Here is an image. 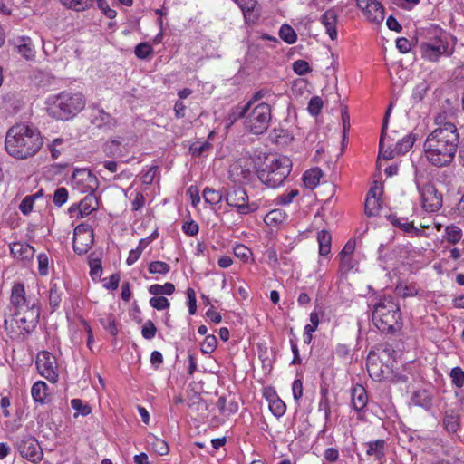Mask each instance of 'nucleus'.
<instances>
[{"instance_id": "37", "label": "nucleus", "mask_w": 464, "mask_h": 464, "mask_svg": "<svg viewBox=\"0 0 464 464\" xmlns=\"http://www.w3.org/2000/svg\"><path fill=\"white\" fill-rule=\"evenodd\" d=\"M249 111V103H246L243 106H236L232 109L231 112L228 115V121L231 124L237 121L239 119L246 118L247 112Z\"/></svg>"}, {"instance_id": "46", "label": "nucleus", "mask_w": 464, "mask_h": 464, "mask_svg": "<svg viewBox=\"0 0 464 464\" xmlns=\"http://www.w3.org/2000/svg\"><path fill=\"white\" fill-rule=\"evenodd\" d=\"M450 378L452 383L458 387L462 388L464 386V371L462 368L457 366L451 369Z\"/></svg>"}, {"instance_id": "3", "label": "nucleus", "mask_w": 464, "mask_h": 464, "mask_svg": "<svg viewBox=\"0 0 464 464\" xmlns=\"http://www.w3.org/2000/svg\"><path fill=\"white\" fill-rule=\"evenodd\" d=\"M372 319L381 333L394 334L401 328V314L399 304L392 296H383L373 304Z\"/></svg>"}, {"instance_id": "33", "label": "nucleus", "mask_w": 464, "mask_h": 464, "mask_svg": "<svg viewBox=\"0 0 464 464\" xmlns=\"http://www.w3.org/2000/svg\"><path fill=\"white\" fill-rule=\"evenodd\" d=\"M386 218L394 227H399L405 232L413 231L416 234L420 232L419 228L414 227L413 223H401V219L394 214H390Z\"/></svg>"}, {"instance_id": "7", "label": "nucleus", "mask_w": 464, "mask_h": 464, "mask_svg": "<svg viewBox=\"0 0 464 464\" xmlns=\"http://www.w3.org/2000/svg\"><path fill=\"white\" fill-rule=\"evenodd\" d=\"M271 118V106L266 102H261L250 109L244 124L251 133L259 135L268 129Z\"/></svg>"}, {"instance_id": "64", "label": "nucleus", "mask_w": 464, "mask_h": 464, "mask_svg": "<svg viewBox=\"0 0 464 464\" xmlns=\"http://www.w3.org/2000/svg\"><path fill=\"white\" fill-rule=\"evenodd\" d=\"M183 232L188 236H196L198 233V225L191 220L186 221L182 226Z\"/></svg>"}, {"instance_id": "59", "label": "nucleus", "mask_w": 464, "mask_h": 464, "mask_svg": "<svg viewBox=\"0 0 464 464\" xmlns=\"http://www.w3.org/2000/svg\"><path fill=\"white\" fill-rule=\"evenodd\" d=\"M187 295L188 299V312L189 314H195L197 312V298H196V293L193 288L188 287L187 289Z\"/></svg>"}, {"instance_id": "9", "label": "nucleus", "mask_w": 464, "mask_h": 464, "mask_svg": "<svg viewBox=\"0 0 464 464\" xmlns=\"http://www.w3.org/2000/svg\"><path fill=\"white\" fill-rule=\"evenodd\" d=\"M247 200V193L246 189L241 187H233L225 196L226 203L230 207L236 208L237 212L241 215H246L257 209L256 204H249Z\"/></svg>"}, {"instance_id": "42", "label": "nucleus", "mask_w": 464, "mask_h": 464, "mask_svg": "<svg viewBox=\"0 0 464 464\" xmlns=\"http://www.w3.org/2000/svg\"><path fill=\"white\" fill-rule=\"evenodd\" d=\"M100 323L111 335H117L118 328L115 317L112 314H109L104 318L100 319Z\"/></svg>"}, {"instance_id": "28", "label": "nucleus", "mask_w": 464, "mask_h": 464, "mask_svg": "<svg viewBox=\"0 0 464 464\" xmlns=\"http://www.w3.org/2000/svg\"><path fill=\"white\" fill-rule=\"evenodd\" d=\"M47 385L43 381L36 382L31 390L32 397L35 402L44 403L45 397L47 395Z\"/></svg>"}, {"instance_id": "15", "label": "nucleus", "mask_w": 464, "mask_h": 464, "mask_svg": "<svg viewBox=\"0 0 464 464\" xmlns=\"http://www.w3.org/2000/svg\"><path fill=\"white\" fill-rule=\"evenodd\" d=\"M61 2L67 8L73 9L77 12L84 11L96 3L98 8L108 18H114L117 14L115 10L110 8L106 0H61Z\"/></svg>"}, {"instance_id": "20", "label": "nucleus", "mask_w": 464, "mask_h": 464, "mask_svg": "<svg viewBox=\"0 0 464 464\" xmlns=\"http://www.w3.org/2000/svg\"><path fill=\"white\" fill-rule=\"evenodd\" d=\"M321 23L324 24L326 30V34L332 40L337 38L336 24L338 21V15L334 8L326 10L320 18Z\"/></svg>"}, {"instance_id": "10", "label": "nucleus", "mask_w": 464, "mask_h": 464, "mask_svg": "<svg viewBox=\"0 0 464 464\" xmlns=\"http://www.w3.org/2000/svg\"><path fill=\"white\" fill-rule=\"evenodd\" d=\"M93 243L94 233L91 226L82 223L74 228L72 248L76 254H86Z\"/></svg>"}, {"instance_id": "11", "label": "nucleus", "mask_w": 464, "mask_h": 464, "mask_svg": "<svg viewBox=\"0 0 464 464\" xmlns=\"http://www.w3.org/2000/svg\"><path fill=\"white\" fill-rule=\"evenodd\" d=\"M73 188L81 193L95 192L98 188V179L86 169H75L72 176Z\"/></svg>"}, {"instance_id": "27", "label": "nucleus", "mask_w": 464, "mask_h": 464, "mask_svg": "<svg viewBox=\"0 0 464 464\" xmlns=\"http://www.w3.org/2000/svg\"><path fill=\"white\" fill-rule=\"evenodd\" d=\"M317 241L319 244V254L327 256L331 252L332 235L327 230H321L317 234Z\"/></svg>"}, {"instance_id": "30", "label": "nucleus", "mask_w": 464, "mask_h": 464, "mask_svg": "<svg viewBox=\"0 0 464 464\" xmlns=\"http://www.w3.org/2000/svg\"><path fill=\"white\" fill-rule=\"evenodd\" d=\"M416 140V135L411 133L410 135L404 137L401 140L397 141L395 145V152H397L398 156L405 154L408 152L412 145L414 144V141Z\"/></svg>"}, {"instance_id": "35", "label": "nucleus", "mask_w": 464, "mask_h": 464, "mask_svg": "<svg viewBox=\"0 0 464 464\" xmlns=\"http://www.w3.org/2000/svg\"><path fill=\"white\" fill-rule=\"evenodd\" d=\"M280 38L288 44H293L297 40L295 31L288 24H283L279 30Z\"/></svg>"}, {"instance_id": "2", "label": "nucleus", "mask_w": 464, "mask_h": 464, "mask_svg": "<svg viewBox=\"0 0 464 464\" xmlns=\"http://www.w3.org/2000/svg\"><path fill=\"white\" fill-rule=\"evenodd\" d=\"M43 144L39 130L24 123L13 125L5 135V146L7 153L18 160L35 155Z\"/></svg>"}, {"instance_id": "49", "label": "nucleus", "mask_w": 464, "mask_h": 464, "mask_svg": "<svg viewBox=\"0 0 464 464\" xmlns=\"http://www.w3.org/2000/svg\"><path fill=\"white\" fill-rule=\"evenodd\" d=\"M211 148V144L208 141L205 142H194L190 148L189 150L193 157H199L203 154V152L208 150Z\"/></svg>"}, {"instance_id": "40", "label": "nucleus", "mask_w": 464, "mask_h": 464, "mask_svg": "<svg viewBox=\"0 0 464 464\" xmlns=\"http://www.w3.org/2000/svg\"><path fill=\"white\" fill-rule=\"evenodd\" d=\"M150 274L166 275L170 271V266L163 261H152L149 264Z\"/></svg>"}, {"instance_id": "55", "label": "nucleus", "mask_w": 464, "mask_h": 464, "mask_svg": "<svg viewBox=\"0 0 464 464\" xmlns=\"http://www.w3.org/2000/svg\"><path fill=\"white\" fill-rule=\"evenodd\" d=\"M293 70L298 75H305L312 72L309 63L304 60H297L293 63Z\"/></svg>"}, {"instance_id": "13", "label": "nucleus", "mask_w": 464, "mask_h": 464, "mask_svg": "<svg viewBox=\"0 0 464 464\" xmlns=\"http://www.w3.org/2000/svg\"><path fill=\"white\" fill-rule=\"evenodd\" d=\"M418 188L421 195L422 207L426 211L437 212L441 208L442 194L437 190L432 183L428 182Z\"/></svg>"}, {"instance_id": "31", "label": "nucleus", "mask_w": 464, "mask_h": 464, "mask_svg": "<svg viewBox=\"0 0 464 464\" xmlns=\"http://www.w3.org/2000/svg\"><path fill=\"white\" fill-rule=\"evenodd\" d=\"M175 292V285L172 283H166L163 285L155 284L149 287V293L153 295H170Z\"/></svg>"}, {"instance_id": "6", "label": "nucleus", "mask_w": 464, "mask_h": 464, "mask_svg": "<svg viewBox=\"0 0 464 464\" xmlns=\"http://www.w3.org/2000/svg\"><path fill=\"white\" fill-rule=\"evenodd\" d=\"M84 106L85 100L82 93L63 92L57 95L50 110L53 117L65 121L76 115Z\"/></svg>"}, {"instance_id": "39", "label": "nucleus", "mask_w": 464, "mask_h": 464, "mask_svg": "<svg viewBox=\"0 0 464 464\" xmlns=\"http://www.w3.org/2000/svg\"><path fill=\"white\" fill-rule=\"evenodd\" d=\"M94 123H96L98 127L106 126L112 128L116 125V121L109 113L105 112L103 110H100L99 116L94 119Z\"/></svg>"}, {"instance_id": "4", "label": "nucleus", "mask_w": 464, "mask_h": 464, "mask_svg": "<svg viewBox=\"0 0 464 464\" xmlns=\"http://www.w3.org/2000/svg\"><path fill=\"white\" fill-rule=\"evenodd\" d=\"M292 161L287 157H266L264 168L257 170L260 181L269 188L283 184L291 172Z\"/></svg>"}, {"instance_id": "1", "label": "nucleus", "mask_w": 464, "mask_h": 464, "mask_svg": "<svg viewBox=\"0 0 464 464\" xmlns=\"http://www.w3.org/2000/svg\"><path fill=\"white\" fill-rule=\"evenodd\" d=\"M459 134L454 123L444 122L430 132L424 142L427 160L434 167L450 166L456 156Z\"/></svg>"}, {"instance_id": "51", "label": "nucleus", "mask_w": 464, "mask_h": 464, "mask_svg": "<svg viewBox=\"0 0 464 464\" xmlns=\"http://www.w3.org/2000/svg\"><path fill=\"white\" fill-rule=\"evenodd\" d=\"M234 255L244 262H246L252 255V251L245 245H237L234 247Z\"/></svg>"}, {"instance_id": "41", "label": "nucleus", "mask_w": 464, "mask_h": 464, "mask_svg": "<svg viewBox=\"0 0 464 464\" xmlns=\"http://www.w3.org/2000/svg\"><path fill=\"white\" fill-rule=\"evenodd\" d=\"M443 424L449 432H456L459 427L458 417L453 411H446L443 418Z\"/></svg>"}, {"instance_id": "25", "label": "nucleus", "mask_w": 464, "mask_h": 464, "mask_svg": "<svg viewBox=\"0 0 464 464\" xmlns=\"http://www.w3.org/2000/svg\"><path fill=\"white\" fill-rule=\"evenodd\" d=\"M82 218L88 216L98 208V199L94 192H89L77 206Z\"/></svg>"}, {"instance_id": "62", "label": "nucleus", "mask_w": 464, "mask_h": 464, "mask_svg": "<svg viewBox=\"0 0 464 464\" xmlns=\"http://www.w3.org/2000/svg\"><path fill=\"white\" fill-rule=\"evenodd\" d=\"M38 260V270L41 276H46L48 274V256L46 254H40L37 256Z\"/></svg>"}, {"instance_id": "18", "label": "nucleus", "mask_w": 464, "mask_h": 464, "mask_svg": "<svg viewBox=\"0 0 464 464\" xmlns=\"http://www.w3.org/2000/svg\"><path fill=\"white\" fill-rule=\"evenodd\" d=\"M34 248L25 242H14L10 244V253L19 261H31L34 256Z\"/></svg>"}, {"instance_id": "50", "label": "nucleus", "mask_w": 464, "mask_h": 464, "mask_svg": "<svg viewBox=\"0 0 464 464\" xmlns=\"http://www.w3.org/2000/svg\"><path fill=\"white\" fill-rule=\"evenodd\" d=\"M157 327L151 320H148L142 326L141 334L146 340H151L155 337Z\"/></svg>"}, {"instance_id": "47", "label": "nucleus", "mask_w": 464, "mask_h": 464, "mask_svg": "<svg viewBox=\"0 0 464 464\" xmlns=\"http://www.w3.org/2000/svg\"><path fill=\"white\" fill-rule=\"evenodd\" d=\"M323 100L319 96H314L308 102L307 110L313 116H317L323 108Z\"/></svg>"}, {"instance_id": "8", "label": "nucleus", "mask_w": 464, "mask_h": 464, "mask_svg": "<svg viewBox=\"0 0 464 464\" xmlns=\"http://www.w3.org/2000/svg\"><path fill=\"white\" fill-rule=\"evenodd\" d=\"M41 314V309L36 301L12 314L14 320L25 334H31L37 326Z\"/></svg>"}, {"instance_id": "52", "label": "nucleus", "mask_w": 464, "mask_h": 464, "mask_svg": "<svg viewBox=\"0 0 464 464\" xmlns=\"http://www.w3.org/2000/svg\"><path fill=\"white\" fill-rule=\"evenodd\" d=\"M150 304L157 310H164L169 307L170 303L164 296L154 295L150 299Z\"/></svg>"}, {"instance_id": "32", "label": "nucleus", "mask_w": 464, "mask_h": 464, "mask_svg": "<svg viewBox=\"0 0 464 464\" xmlns=\"http://www.w3.org/2000/svg\"><path fill=\"white\" fill-rule=\"evenodd\" d=\"M430 89V84L427 81L422 80L420 83L416 85L414 88L412 94H411V100L413 103H418L423 100L425 97L428 90Z\"/></svg>"}, {"instance_id": "17", "label": "nucleus", "mask_w": 464, "mask_h": 464, "mask_svg": "<svg viewBox=\"0 0 464 464\" xmlns=\"http://www.w3.org/2000/svg\"><path fill=\"white\" fill-rule=\"evenodd\" d=\"M33 303L30 296H26L24 285L22 283H15L11 289L10 304L14 312L22 309Z\"/></svg>"}, {"instance_id": "45", "label": "nucleus", "mask_w": 464, "mask_h": 464, "mask_svg": "<svg viewBox=\"0 0 464 464\" xmlns=\"http://www.w3.org/2000/svg\"><path fill=\"white\" fill-rule=\"evenodd\" d=\"M61 295L62 293L59 291L57 285L52 284L49 290V304L53 310H55L57 307H59L62 301Z\"/></svg>"}, {"instance_id": "38", "label": "nucleus", "mask_w": 464, "mask_h": 464, "mask_svg": "<svg viewBox=\"0 0 464 464\" xmlns=\"http://www.w3.org/2000/svg\"><path fill=\"white\" fill-rule=\"evenodd\" d=\"M89 266H90V276L92 280H98L101 278L102 274V260L99 257H92L90 256L89 259Z\"/></svg>"}, {"instance_id": "63", "label": "nucleus", "mask_w": 464, "mask_h": 464, "mask_svg": "<svg viewBox=\"0 0 464 464\" xmlns=\"http://www.w3.org/2000/svg\"><path fill=\"white\" fill-rule=\"evenodd\" d=\"M299 194L297 189H292L289 193H284L277 198L278 204L288 205Z\"/></svg>"}, {"instance_id": "23", "label": "nucleus", "mask_w": 464, "mask_h": 464, "mask_svg": "<svg viewBox=\"0 0 464 464\" xmlns=\"http://www.w3.org/2000/svg\"><path fill=\"white\" fill-rule=\"evenodd\" d=\"M367 19L373 24H380L384 20V7L378 0H372V5L363 12Z\"/></svg>"}, {"instance_id": "12", "label": "nucleus", "mask_w": 464, "mask_h": 464, "mask_svg": "<svg viewBox=\"0 0 464 464\" xmlns=\"http://www.w3.org/2000/svg\"><path fill=\"white\" fill-rule=\"evenodd\" d=\"M36 366L42 376L51 382H56L58 379L56 358L47 351H42L37 354Z\"/></svg>"}, {"instance_id": "58", "label": "nucleus", "mask_w": 464, "mask_h": 464, "mask_svg": "<svg viewBox=\"0 0 464 464\" xmlns=\"http://www.w3.org/2000/svg\"><path fill=\"white\" fill-rule=\"evenodd\" d=\"M72 407L79 411L82 416H86L91 413L92 409L89 405L83 404L80 399H72L71 401Z\"/></svg>"}, {"instance_id": "34", "label": "nucleus", "mask_w": 464, "mask_h": 464, "mask_svg": "<svg viewBox=\"0 0 464 464\" xmlns=\"http://www.w3.org/2000/svg\"><path fill=\"white\" fill-rule=\"evenodd\" d=\"M381 206L380 198L367 197L364 204V212L368 217H374L378 214Z\"/></svg>"}, {"instance_id": "57", "label": "nucleus", "mask_w": 464, "mask_h": 464, "mask_svg": "<svg viewBox=\"0 0 464 464\" xmlns=\"http://www.w3.org/2000/svg\"><path fill=\"white\" fill-rule=\"evenodd\" d=\"M372 353H370L368 359H367V371L369 375L372 379L381 380L382 379V371L379 372V367L377 363L371 362V355Z\"/></svg>"}, {"instance_id": "14", "label": "nucleus", "mask_w": 464, "mask_h": 464, "mask_svg": "<svg viewBox=\"0 0 464 464\" xmlns=\"http://www.w3.org/2000/svg\"><path fill=\"white\" fill-rule=\"evenodd\" d=\"M17 449L21 456L33 463H39L44 457L38 440L34 437H26L20 440Z\"/></svg>"}, {"instance_id": "16", "label": "nucleus", "mask_w": 464, "mask_h": 464, "mask_svg": "<svg viewBox=\"0 0 464 464\" xmlns=\"http://www.w3.org/2000/svg\"><path fill=\"white\" fill-rule=\"evenodd\" d=\"M241 9L246 24H256L261 15V6L257 0H232Z\"/></svg>"}, {"instance_id": "22", "label": "nucleus", "mask_w": 464, "mask_h": 464, "mask_svg": "<svg viewBox=\"0 0 464 464\" xmlns=\"http://www.w3.org/2000/svg\"><path fill=\"white\" fill-rule=\"evenodd\" d=\"M353 408L360 412L364 410L368 403V394L365 388L361 384H355L352 389Z\"/></svg>"}, {"instance_id": "21", "label": "nucleus", "mask_w": 464, "mask_h": 464, "mask_svg": "<svg viewBox=\"0 0 464 464\" xmlns=\"http://www.w3.org/2000/svg\"><path fill=\"white\" fill-rule=\"evenodd\" d=\"M366 447V454L372 457L374 460L382 462L385 458L386 441L383 439H378L363 444Z\"/></svg>"}, {"instance_id": "44", "label": "nucleus", "mask_w": 464, "mask_h": 464, "mask_svg": "<svg viewBox=\"0 0 464 464\" xmlns=\"http://www.w3.org/2000/svg\"><path fill=\"white\" fill-rule=\"evenodd\" d=\"M269 410L271 411L274 416L279 418L285 413L286 406L281 399L276 398L270 401Z\"/></svg>"}, {"instance_id": "60", "label": "nucleus", "mask_w": 464, "mask_h": 464, "mask_svg": "<svg viewBox=\"0 0 464 464\" xmlns=\"http://www.w3.org/2000/svg\"><path fill=\"white\" fill-rule=\"evenodd\" d=\"M120 280V275L115 273L110 276L108 281L107 278L103 279V287L109 290H116L119 287Z\"/></svg>"}, {"instance_id": "24", "label": "nucleus", "mask_w": 464, "mask_h": 464, "mask_svg": "<svg viewBox=\"0 0 464 464\" xmlns=\"http://www.w3.org/2000/svg\"><path fill=\"white\" fill-rule=\"evenodd\" d=\"M411 400L415 406L429 411L432 407L433 396L428 390L419 389L412 393Z\"/></svg>"}, {"instance_id": "43", "label": "nucleus", "mask_w": 464, "mask_h": 464, "mask_svg": "<svg viewBox=\"0 0 464 464\" xmlns=\"http://www.w3.org/2000/svg\"><path fill=\"white\" fill-rule=\"evenodd\" d=\"M218 345V340L215 335L209 334L207 335L204 341L201 343L200 350L203 353L209 354L212 353Z\"/></svg>"}, {"instance_id": "61", "label": "nucleus", "mask_w": 464, "mask_h": 464, "mask_svg": "<svg viewBox=\"0 0 464 464\" xmlns=\"http://www.w3.org/2000/svg\"><path fill=\"white\" fill-rule=\"evenodd\" d=\"M340 257V269L347 273L352 270L355 266V260L352 256H339Z\"/></svg>"}, {"instance_id": "53", "label": "nucleus", "mask_w": 464, "mask_h": 464, "mask_svg": "<svg viewBox=\"0 0 464 464\" xmlns=\"http://www.w3.org/2000/svg\"><path fill=\"white\" fill-rule=\"evenodd\" d=\"M153 49L151 45L148 43H140L135 47V55L140 59L147 58L151 53Z\"/></svg>"}, {"instance_id": "5", "label": "nucleus", "mask_w": 464, "mask_h": 464, "mask_svg": "<svg viewBox=\"0 0 464 464\" xmlns=\"http://www.w3.org/2000/svg\"><path fill=\"white\" fill-rule=\"evenodd\" d=\"M427 41L420 44L422 57L436 62L440 55H450L453 47L450 50V35L438 26H432L425 31Z\"/></svg>"}, {"instance_id": "36", "label": "nucleus", "mask_w": 464, "mask_h": 464, "mask_svg": "<svg viewBox=\"0 0 464 464\" xmlns=\"http://www.w3.org/2000/svg\"><path fill=\"white\" fill-rule=\"evenodd\" d=\"M462 237V231L455 225L448 226L445 228V238L451 244H457Z\"/></svg>"}, {"instance_id": "56", "label": "nucleus", "mask_w": 464, "mask_h": 464, "mask_svg": "<svg viewBox=\"0 0 464 464\" xmlns=\"http://www.w3.org/2000/svg\"><path fill=\"white\" fill-rule=\"evenodd\" d=\"M68 199V191L65 188H58L53 194V203L57 207L63 206Z\"/></svg>"}, {"instance_id": "29", "label": "nucleus", "mask_w": 464, "mask_h": 464, "mask_svg": "<svg viewBox=\"0 0 464 464\" xmlns=\"http://www.w3.org/2000/svg\"><path fill=\"white\" fill-rule=\"evenodd\" d=\"M202 197L206 203L210 205H217L223 199V194L220 190H216L209 187L203 189Z\"/></svg>"}, {"instance_id": "26", "label": "nucleus", "mask_w": 464, "mask_h": 464, "mask_svg": "<svg viewBox=\"0 0 464 464\" xmlns=\"http://www.w3.org/2000/svg\"><path fill=\"white\" fill-rule=\"evenodd\" d=\"M323 173L319 168L306 170L303 175V182L307 188L314 189L320 181Z\"/></svg>"}, {"instance_id": "48", "label": "nucleus", "mask_w": 464, "mask_h": 464, "mask_svg": "<svg viewBox=\"0 0 464 464\" xmlns=\"http://www.w3.org/2000/svg\"><path fill=\"white\" fill-rule=\"evenodd\" d=\"M150 444L153 450L160 456H165L169 452V445L164 440L154 438Z\"/></svg>"}, {"instance_id": "54", "label": "nucleus", "mask_w": 464, "mask_h": 464, "mask_svg": "<svg viewBox=\"0 0 464 464\" xmlns=\"http://www.w3.org/2000/svg\"><path fill=\"white\" fill-rule=\"evenodd\" d=\"M36 199V196H26L23 198L19 205V209L24 215H28L34 207V203Z\"/></svg>"}, {"instance_id": "19", "label": "nucleus", "mask_w": 464, "mask_h": 464, "mask_svg": "<svg viewBox=\"0 0 464 464\" xmlns=\"http://www.w3.org/2000/svg\"><path fill=\"white\" fill-rule=\"evenodd\" d=\"M391 110H392V105L389 106V108L385 113L383 124H382V130H381L380 141H379V154L382 155V158L387 160H392L394 157L398 156L397 152H395L396 151L395 148H392V145H388L385 148V142H384V138L386 135V129H387V125H388V120H389Z\"/></svg>"}]
</instances>
